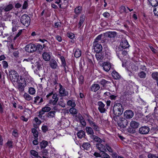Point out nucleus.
<instances>
[{
  "label": "nucleus",
  "instance_id": "1",
  "mask_svg": "<svg viewBox=\"0 0 158 158\" xmlns=\"http://www.w3.org/2000/svg\"><path fill=\"white\" fill-rule=\"evenodd\" d=\"M113 111L116 116H119L123 114V108L121 103H115L113 107Z\"/></svg>",
  "mask_w": 158,
  "mask_h": 158
},
{
  "label": "nucleus",
  "instance_id": "2",
  "mask_svg": "<svg viewBox=\"0 0 158 158\" xmlns=\"http://www.w3.org/2000/svg\"><path fill=\"white\" fill-rule=\"evenodd\" d=\"M21 23L26 27H28L30 23V18L27 15H24L21 16L20 19Z\"/></svg>",
  "mask_w": 158,
  "mask_h": 158
},
{
  "label": "nucleus",
  "instance_id": "3",
  "mask_svg": "<svg viewBox=\"0 0 158 158\" xmlns=\"http://www.w3.org/2000/svg\"><path fill=\"white\" fill-rule=\"evenodd\" d=\"M9 75L10 80L14 82H17L18 81L19 76L17 73L14 70H10L9 72Z\"/></svg>",
  "mask_w": 158,
  "mask_h": 158
},
{
  "label": "nucleus",
  "instance_id": "4",
  "mask_svg": "<svg viewBox=\"0 0 158 158\" xmlns=\"http://www.w3.org/2000/svg\"><path fill=\"white\" fill-rule=\"evenodd\" d=\"M125 118L121 117L118 121V124L121 128H125L127 125L128 121Z\"/></svg>",
  "mask_w": 158,
  "mask_h": 158
},
{
  "label": "nucleus",
  "instance_id": "5",
  "mask_svg": "<svg viewBox=\"0 0 158 158\" xmlns=\"http://www.w3.org/2000/svg\"><path fill=\"white\" fill-rule=\"evenodd\" d=\"M35 45L29 44L27 45L25 48V50L29 53H32L35 51Z\"/></svg>",
  "mask_w": 158,
  "mask_h": 158
},
{
  "label": "nucleus",
  "instance_id": "6",
  "mask_svg": "<svg viewBox=\"0 0 158 158\" xmlns=\"http://www.w3.org/2000/svg\"><path fill=\"white\" fill-rule=\"evenodd\" d=\"M150 129L148 126H143L139 128V132L142 135H146L148 133Z\"/></svg>",
  "mask_w": 158,
  "mask_h": 158
},
{
  "label": "nucleus",
  "instance_id": "7",
  "mask_svg": "<svg viewBox=\"0 0 158 158\" xmlns=\"http://www.w3.org/2000/svg\"><path fill=\"white\" fill-rule=\"evenodd\" d=\"M59 93L60 96L61 97H64L68 96L69 94L68 92L66 91L65 88L63 87V86L60 84H59Z\"/></svg>",
  "mask_w": 158,
  "mask_h": 158
},
{
  "label": "nucleus",
  "instance_id": "8",
  "mask_svg": "<svg viewBox=\"0 0 158 158\" xmlns=\"http://www.w3.org/2000/svg\"><path fill=\"white\" fill-rule=\"evenodd\" d=\"M98 106V109L101 113H103L106 112V110L105 108V105L102 102H98L97 103Z\"/></svg>",
  "mask_w": 158,
  "mask_h": 158
},
{
  "label": "nucleus",
  "instance_id": "9",
  "mask_svg": "<svg viewBox=\"0 0 158 158\" xmlns=\"http://www.w3.org/2000/svg\"><path fill=\"white\" fill-rule=\"evenodd\" d=\"M134 116L133 112L130 110H126L124 113V117L126 119H129L132 118Z\"/></svg>",
  "mask_w": 158,
  "mask_h": 158
},
{
  "label": "nucleus",
  "instance_id": "10",
  "mask_svg": "<svg viewBox=\"0 0 158 158\" xmlns=\"http://www.w3.org/2000/svg\"><path fill=\"white\" fill-rule=\"evenodd\" d=\"M57 94H54L52 96V98L54 99V100L53 99H50L49 101V103L53 105H56L57 102L58 100V98L57 97Z\"/></svg>",
  "mask_w": 158,
  "mask_h": 158
},
{
  "label": "nucleus",
  "instance_id": "11",
  "mask_svg": "<svg viewBox=\"0 0 158 158\" xmlns=\"http://www.w3.org/2000/svg\"><path fill=\"white\" fill-rule=\"evenodd\" d=\"M93 46L94 51L97 53L100 52H101L102 49V45L98 43H93Z\"/></svg>",
  "mask_w": 158,
  "mask_h": 158
},
{
  "label": "nucleus",
  "instance_id": "12",
  "mask_svg": "<svg viewBox=\"0 0 158 158\" xmlns=\"http://www.w3.org/2000/svg\"><path fill=\"white\" fill-rule=\"evenodd\" d=\"M130 46L128 42L125 38L122 39V42L120 44V46L121 48L126 49L128 48Z\"/></svg>",
  "mask_w": 158,
  "mask_h": 158
},
{
  "label": "nucleus",
  "instance_id": "13",
  "mask_svg": "<svg viewBox=\"0 0 158 158\" xmlns=\"http://www.w3.org/2000/svg\"><path fill=\"white\" fill-rule=\"evenodd\" d=\"M97 148L101 152H106V148L105 146L103 145L101 143H97L96 144Z\"/></svg>",
  "mask_w": 158,
  "mask_h": 158
},
{
  "label": "nucleus",
  "instance_id": "14",
  "mask_svg": "<svg viewBox=\"0 0 158 158\" xmlns=\"http://www.w3.org/2000/svg\"><path fill=\"white\" fill-rule=\"evenodd\" d=\"M50 66L53 69H55L58 67L56 61L54 59H51L49 62Z\"/></svg>",
  "mask_w": 158,
  "mask_h": 158
},
{
  "label": "nucleus",
  "instance_id": "15",
  "mask_svg": "<svg viewBox=\"0 0 158 158\" xmlns=\"http://www.w3.org/2000/svg\"><path fill=\"white\" fill-rule=\"evenodd\" d=\"M111 64L109 62H104L102 64V67L105 71L108 72L111 68Z\"/></svg>",
  "mask_w": 158,
  "mask_h": 158
},
{
  "label": "nucleus",
  "instance_id": "16",
  "mask_svg": "<svg viewBox=\"0 0 158 158\" xmlns=\"http://www.w3.org/2000/svg\"><path fill=\"white\" fill-rule=\"evenodd\" d=\"M90 139L96 142L99 143H102V140L98 137L94 135H90Z\"/></svg>",
  "mask_w": 158,
  "mask_h": 158
},
{
  "label": "nucleus",
  "instance_id": "17",
  "mask_svg": "<svg viewBox=\"0 0 158 158\" xmlns=\"http://www.w3.org/2000/svg\"><path fill=\"white\" fill-rule=\"evenodd\" d=\"M139 123L135 121H131L130 123V125L131 127L134 129H136L138 127Z\"/></svg>",
  "mask_w": 158,
  "mask_h": 158
},
{
  "label": "nucleus",
  "instance_id": "18",
  "mask_svg": "<svg viewBox=\"0 0 158 158\" xmlns=\"http://www.w3.org/2000/svg\"><path fill=\"white\" fill-rule=\"evenodd\" d=\"M100 88V86L98 84H93L91 87V90L94 92H96Z\"/></svg>",
  "mask_w": 158,
  "mask_h": 158
},
{
  "label": "nucleus",
  "instance_id": "19",
  "mask_svg": "<svg viewBox=\"0 0 158 158\" xmlns=\"http://www.w3.org/2000/svg\"><path fill=\"white\" fill-rule=\"evenodd\" d=\"M43 59L46 61H48L50 59V53L44 52L42 54Z\"/></svg>",
  "mask_w": 158,
  "mask_h": 158
},
{
  "label": "nucleus",
  "instance_id": "20",
  "mask_svg": "<svg viewBox=\"0 0 158 158\" xmlns=\"http://www.w3.org/2000/svg\"><path fill=\"white\" fill-rule=\"evenodd\" d=\"M117 33L115 31H109L106 33L105 35L108 37L114 38L117 35Z\"/></svg>",
  "mask_w": 158,
  "mask_h": 158
},
{
  "label": "nucleus",
  "instance_id": "21",
  "mask_svg": "<svg viewBox=\"0 0 158 158\" xmlns=\"http://www.w3.org/2000/svg\"><path fill=\"white\" fill-rule=\"evenodd\" d=\"M78 117L80 120V123H81L82 125L84 127H85L86 126V123L85 121V119L82 117V115L80 114H78Z\"/></svg>",
  "mask_w": 158,
  "mask_h": 158
},
{
  "label": "nucleus",
  "instance_id": "22",
  "mask_svg": "<svg viewBox=\"0 0 158 158\" xmlns=\"http://www.w3.org/2000/svg\"><path fill=\"white\" fill-rule=\"evenodd\" d=\"M14 8L13 5L9 3L8 5L5 6L3 8L6 12H8Z\"/></svg>",
  "mask_w": 158,
  "mask_h": 158
},
{
  "label": "nucleus",
  "instance_id": "23",
  "mask_svg": "<svg viewBox=\"0 0 158 158\" xmlns=\"http://www.w3.org/2000/svg\"><path fill=\"white\" fill-rule=\"evenodd\" d=\"M85 130L88 135H94V132L93 128L90 127H87L85 128Z\"/></svg>",
  "mask_w": 158,
  "mask_h": 158
},
{
  "label": "nucleus",
  "instance_id": "24",
  "mask_svg": "<svg viewBox=\"0 0 158 158\" xmlns=\"http://www.w3.org/2000/svg\"><path fill=\"white\" fill-rule=\"evenodd\" d=\"M85 19V16L84 15H81L80 17V20L78 24L79 28H80L83 24Z\"/></svg>",
  "mask_w": 158,
  "mask_h": 158
},
{
  "label": "nucleus",
  "instance_id": "25",
  "mask_svg": "<svg viewBox=\"0 0 158 158\" xmlns=\"http://www.w3.org/2000/svg\"><path fill=\"white\" fill-rule=\"evenodd\" d=\"M113 77L115 79H119L121 77L120 75L115 71H113L111 73Z\"/></svg>",
  "mask_w": 158,
  "mask_h": 158
},
{
  "label": "nucleus",
  "instance_id": "26",
  "mask_svg": "<svg viewBox=\"0 0 158 158\" xmlns=\"http://www.w3.org/2000/svg\"><path fill=\"white\" fill-rule=\"evenodd\" d=\"M77 135L79 138H82L85 137V131L81 130L80 131L77 133Z\"/></svg>",
  "mask_w": 158,
  "mask_h": 158
},
{
  "label": "nucleus",
  "instance_id": "27",
  "mask_svg": "<svg viewBox=\"0 0 158 158\" xmlns=\"http://www.w3.org/2000/svg\"><path fill=\"white\" fill-rule=\"evenodd\" d=\"M18 89L20 92H22L24 90V88L25 87L26 83H25L24 84H22L20 83H18Z\"/></svg>",
  "mask_w": 158,
  "mask_h": 158
},
{
  "label": "nucleus",
  "instance_id": "28",
  "mask_svg": "<svg viewBox=\"0 0 158 158\" xmlns=\"http://www.w3.org/2000/svg\"><path fill=\"white\" fill-rule=\"evenodd\" d=\"M152 77L153 79L156 80L157 85L158 86V73L157 72L153 73L152 74Z\"/></svg>",
  "mask_w": 158,
  "mask_h": 158
},
{
  "label": "nucleus",
  "instance_id": "29",
  "mask_svg": "<svg viewBox=\"0 0 158 158\" xmlns=\"http://www.w3.org/2000/svg\"><path fill=\"white\" fill-rule=\"evenodd\" d=\"M46 105L45 107L42 108L41 112V113H44L45 112H48L51 110V108L50 107L47 106Z\"/></svg>",
  "mask_w": 158,
  "mask_h": 158
},
{
  "label": "nucleus",
  "instance_id": "30",
  "mask_svg": "<svg viewBox=\"0 0 158 158\" xmlns=\"http://www.w3.org/2000/svg\"><path fill=\"white\" fill-rule=\"evenodd\" d=\"M150 4L152 6L156 7L158 6V0H148Z\"/></svg>",
  "mask_w": 158,
  "mask_h": 158
},
{
  "label": "nucleus",
  "instance_id": "31",
  "mask_svg": "<svg viewBox=\"0 0 158 158\" xmlns=\"http://www.w3.org/2000/svg\"><path fill=\"white\" fill-rule=\"evenodd\" d=\"M82 146L84 148V149L87 150H89L90 148L91 145L89 143L86 142L84 143L83 144Z\"/></svg>",
  "mask_w": 158,
  "mask_h": 158
},
{
  "label": "nucleus",
  "instance_id": "32",
  "mask_svg": "<svg viewBox=\"0 0 158 158\" xmlns=\"http://www.w3.org/2000/svg\"><path fill=\"white\" fill-rule=\"evenodd\" d=\"M23 97L25 100L28 101L32 100L33 98L32 97L27 93H25L23 95Z\"/></svg>",
  "mask_w": 158,
  "mask_h": 158
},
{
  "label": "nucleus",
  "instance_id": "33",
  "mask_svg": "<svg viewBox=\"0 0 158 158\" xmlns=\"http://www.w3.org/2000/svg\"><path fill=\"white\" fill-rule=\"evenodd\" d=\"M56 111H51L48 113L47 117L49 118H54L55 116Z\"/></svg>",
  "mask_w": 158,
  "mask_h": 158
},
{
  "label": "nucleus",
  "instance_id": "34",
  "mask_svg": "<svg viewBox=\"0 0 158 158\" xmlns=\"http://www.w3.org/2000/svg\"><path fill=\"white\" fill-rule=\"evenodd\" d=\"M138 76L141 78H145L146 76V74L143 71H141L138 73Z\"/></svg>",
  "mask_w": 158,
  "mask_h": 158
},
{
  "label": "nucleus",
  "instance_id": "35",
  "mask_svg": "<svg viewBox=\"0 0 158 158\" xmlns=\"http://www.w3.org/2000/svg\"><path fill=\"white\" fill-rule=\"evenodd\" d=\"M48 144L47 141L44 140L40 143V147L41 148H44Z\"/></svg>",
  "mask_w": 158,
  "mask_h": 158
},
{
  "label": "nucleus",
  "instance_id": "36",
  "mask_svg": "<svg viewBox=\"0 0 158 158\" xmlns=\"http://www.w3.org/2000/svg\"><path fill=\"white\" fill-rule=\"evenodd\" d=\"M99 53V52L97 53L95 55V56L97 60L100 61L102 60L103 57L102 54L101 53Z\"/></svg>",
  "mask_w": 158,
  "mask_h": 158
},
{
  "label": "nucleus",
  "instance_id": "37",
  "mask_svg": "<svg viewBox=\"0 0 158 158\" xmlns=\"http://www.w3.org/2000/svg\"><path fill=\"white\" fill-rule=\"evenodd\" d=\"M44 47H43L42 45L40 44H38L36 46L35 45V51L36 50H38L39 52H41L42 51L43 49V48L44 47V44H43Z\"/></svg>",
  "mask_w": 158,
  "mask_h": 158
},
{
  "label": "nucleus",
  "instance_id": "38",
  "mask_svg": "<svg viewBox=\"0 0 158 158\" xmlns=\"http://www.w3.org/2000/svg\"><path fill=\"white\" fill-rule=\"evenodd\" d=\"M81 55V51L78 49H76L75 52L74 56L78 58Z\"/></svg>",
  "mask_w": 158,
  "mask_h": 158
},
{
  "label": "nucleus",
  "instance_id": "39",
  "mask_svg": "<svg viewBox=\"0 0 158 158\" xmlns=\"http://www.w3.org/2000/svg\"><path fill=\"white\" fill-rule=\"evenodd\" d=\"M69 112L72 114H76L77 113V110L74 107H72L69 109Z\"/></svg>",
  "mask_w": 158,
  "mask_h": 158
},
{
  "label": "nucleus",
  "instance_id": "40",
  "mask_svg": "<svg viewBox=\"0 0 158 158\" xmlns=\"http://www.w3.org/2000/svg\"><path fill=\"white\" fill-rule=\"evenodd\" d=\"M31 132L33 133L35 138H36L38 136V132L36 129L33 128L31 130Z\"/></svg>",
  "mask_w": 158,
  "mask_h": 158
},
{
  "label": "nucleus",
  "instance_id": "41",
  "mask_svg": "<svg viewBox=\"0 0 158 158\" xmlns=\"http://www.w3.org/2000/svg\"><path fill=\"white\" fill-rule=\"evenodd\" d=\"M82 10L81 7L79 6L75 8L74 12L76 14H79L81 13Z\"/></svg>",
  "mask_w": 158,
  "mask_h": 158
},
{
  "label": "nucleus",
  "instance_id": "42",
  "mask_svg": "<svg viewBox=\"0 0 158 158\" xmlns=\"http://www.w3.org/2000/svg\"><path fill=\"white\" fill-rule=\"evenodd\" d=\"M110 82L109 81H107L105 79H102L99 82V83L102 85L103 87L105 86L106 84L110 83Z\"/></svg>",
  "mask_w": 158,
  "mask_h": 158
},
{
  "label": "nucleus",
  "instance_id": "43",
  "mask_svg": "<svg viewBox=\"0 0 158 158\" xmlns=\"http://www.w3.org/2000/svg\"><path fill=\"white\" fill-rule=\"evenodd\" d=\"M120 11L121 13H123L124 12L125 13H127L128 11H127V8H126V7L123 6H121L120 8Z\"/></svg>",
  "mask_w": 158,
  "mask_h": 158
},
{
  "label": "nucleus",
  "instance_id": "44",
  "mask_svg": "<svg viewBox=\"0 0 158 158\" xmlns=\"http://www.w3.org/2000/svg\"><path fill=\"white\" fill-rule=\"evenodd\" d=\"M67 104L68 106H70L72 107H74L76 106V104L75 102L70 100L68 101Z\"/></svg>",
  "mask_w": 158,
  "mask_h": 158
},
{
  "label": "nucleus",
  "instance_id": "45",
  "mask_svg": "<svg viewBox=\"0 0 158 158\" xmlns=\"http://www.w3.org/2000/svg\"><path fill=\"white\" fill-rule=\"evenodd\" d=\"M93 129L97 131H100V128L95 123H94L91 126Z\"/></svg>",
  "mask_w": 158,
  "mask_h": 158
},
{
  "label": "nucleus",
  "instance_id": "46",
  "mask_svg": "<svg viewBox=\"0 0 158 158\" xmlns=\"http://www.w3.org/2000/svg\"><path fill=\"white\" fill-rule=\"evenodd\" d=\"M29 93L32 95L34 94L35 92V90L34 88L30 87L28 90Z\"/></svg>",
  "mask_w": 158,
  "mask_h": 158
},
{
  "label": "nucleus",
  "instance_id": "47",
  "mask_svg": "<svg viewBox=\"0 0 158 158\" xmlns=\"http://www.w3.org/2000/svg\"><path fill=\"white\" fill-rule=\"evenodd\" d=\"M18 83H20L22 84H24V83L25 82V79L24 78L20 77V78H18V81L16 82Z\"/></svg>",
  "mask_w": 158,
  "mask_h": 158
},
{
  "label": "nucleus",
  "instance_id": "48",
  "mask_svg": "<svg viewBox=\"0 0 158 158\" xmlns=\"http://www.w3.org/2000/svg\"><path fill=\"white\" fill-rule=\"evenodd\" d=\"M106 148L110 152L112 153L113 152V150L112 148L109 146V145L108 143H106L105 144Z\"/></svg>",
  "mask_w": 158,
  "mask_h": 158
},
{
  "label": "nucleus",
  "instance_id": "49",
  "mask_svg": "<svg viewBox=\"0 0 158 158\" xmlns=\"http://www.w3.org/2000/svg\"><path fill=\"white\" fill-rule=\"evenodd\" d=\"M2 65L3 68L4 69H6L8 66L7 62L5 60H3L2 61Z\"/></svg>",
  "mask_w": 158,
  "mask_h": 158
},
{
  "label": "nucleus",
  "instance_id": "50",
  "mask_svg": "<svg viewBox=\"0 0 158 158\" xmlns=\"http://www.w3.org/2000/svg\"><path fill=\"white\" fill-rule=\"evenodd\" d=\"M60 59L61 62V66H64L66 64L64 58L63 56H61Z\"/></svg>",
  "mask_w": 158,
  "mask_h": 158
},
{
  "label": "nucleus",
  "instance_id": "51",
  "mask_svg": "<svg viewBox=\"0 0 158 158\" xmlns=\"http://www.w3.org/2000/svg\"><path fill=\"white\" fill-rule=\"evenodd\" d=\"M148 158H158V156L152 153H149L148 155Z\"/></svg>",
  "mask_w": 158,
  "mask_h": 158
},
{
  "label": "nucleus",
  "instance_id": "52",
  "mask_svg": "<svg viewBox=\"0 0 158 158\" xmlns=\"http://www.w3.org/2000/svg\"><path fill=\"white\" fill-rule=\"evenodd\" d=\"M30 153L31 155L35 157L38 156V152L34 150H31L30 151Z\"/></svg>",
  "mask_w": 158,
  "mask_h": 158
},
{
  "label": "nucleus",
  "instance_id": "53",
  "mask_svg": "<svg viewBox=\"0 0 158 158\" xmlns=\"http://www.w3.org/2000/svg\"><path fill=\"white\" fill-rule=\"evenodd\" d=\"M153 12L155 15L158 16V5L155 7Z\"/></svg>",
  "mask_w": 158,
  "mask_h": 158
},
{
  "label": "nucleus",
  "instance_id": "54",
  "mask_svg": "<svg viewBox=\"0 0 158 158\" xmlns=\"http://www.w3.org/2000/svg\"><path fill=\"white\" fill-rule=\"evenodd\" d=\"M102 152V158H110V156L106 153L105 152Z\"/></svg>",
  "mask_w": 158,
  "mask_h": 158
},
{
  "label": "nucleus",
  "instance_id": "55",
  "mask_svg": "<svg viewBox=\"0 0 158 158\" xmlns=\"http://www.w3.org/2000/svg\"><path fill=\"white\" fill-rule=\"evenodd\" d=\"M102 35H98L95 39V41L94 42V44H95V43H97L98 40H101L102 37Z\"/></svg>",
  "mask_w": 158,
  "mask_h": 158
},
{
  "label": "nucleus",
  "instance_id": "56",
  "mask_svg": "<svg viewBox=\"0 0 158 158\" xmlns=\"http://www.w3.org/2000/svg\"><path fill=\"white\" fill-rule=\"evenodd\" d=\"M79 83L81 84H82L83 83L84 77L83 76H80L79 78Z\"/></svg>",
  "mask_w": 158,
  "mask_h": 158
},
{
  "label": "nucleus",
  "instance_id": "57",
  "mask_svg": "<svg viewBox=\"0 0 158 158\" xmlns=\"http://www.w3.org/2000/svg\"><path fill=\"white\" fill-rule=\"evenodd\" d=\"M61 23L59 22H57L55 23L54 27L55 28H58L60 27Z\"/></svg>",
  "mask_w": 158,
  "mask_h": 158
},
{
  "label": "nucleus",
  "instance_id": "58",
  "mask_svg": "<svg viewBox=\"0 0 158 158\" xmlns=\"http://www.w3.org/2000/svg\"><path fill=\"white\" fill-rule=\"evenodd\" d=\"M87 120L90 126H91L94 123H95L91 119L89 118H88Z\"/></svg>",
  "mask_w": 158,
  "mask_h": 158
},
{
  "label": "nucleus",
  "instance_id": "59",
  "mask_svg": "<svg viewBox=\"0 0 158 158\" xmlns=\"http://www.w3.org/2000/svg\"><path fill=\"white\" fill-rule=\"evenodd\" d=\"M13 143V142L12 141H8L6 143V144L9 148H12Z\"/></svg>",
  "mask_w": 158,
  "mask_h": 158
},
{
  "label": "nucleus",
  "instance_id": "60",
  "mask_svg": "<svg viewBox=\"0 0 158 158\" xmlns=\"http://www.w3.org/2000/svg\"><path fill=\"white\" fill-rule=\"evenodd\" d=\"M35 121L36 123L38 125H40L41 123V121L37 117H36L35 118Z\"/></svg>",
  "mask_w": 158,
  "mask_h": 158
},
{
  "label": "nucleus",
  "instance_id": "61",
  "mask_svg": "<svg viewBox=\"0 0 158 158\" xmlns=\"http://www.w3.org/2000/svg\"><path fill=\"white\" fill-rule=\"evenodd\" d=\"M3 104L2 103H0V113H2L3 112Z\"/></svg>",
  "mask_w": 158,
  "mask_h": 158
},
{
  "label": "nucleus",
  "instance_id": "62",
  "mask_svg": "<svg viewBox=\"0 0 158 158\" xmlns=\"http://www.w3.org/2000/svg\"><path fill=\"white\" fill-rule=\"evenodd\" d=\"M42 129L44 132H46L48 130V128L47 126H43L42 127Z\"/></svg>",
  "mask_w": 158,
  "mask_h": 158
},
{
  "label": "nucleus",
  "instance_id": "63",
  "mask_svg": "<svg viewBox=\"0 0 158 158\" xmlns=\"http://www.w3.org/2000/svg\"><path fill=\"white\" fill-rule=\"evenodd\" d=\"M22 32V31L21 30H20L15 37L14 40H15L21 34Z\"/></svg>",
  "mask_w": 158,
  "mask_h": 158
},
{
  "label": "nucleus",
  "instance_id": "64",
  "mask_svg": "<svg viewBox=\"0 0 158 158\" xmlns=\"http://www.w3.org/2000/svg\"><path fill=\"white\" fill-rule=\"evenodd\" d=\"M53 94H54L53 93V92H52L50 93H49L46 96V98L47 99L50 98L51 97L52 95V96Z\"/></svg>",
  "mask_w": 158,
  "mask_h": 158
}]
</instances>
